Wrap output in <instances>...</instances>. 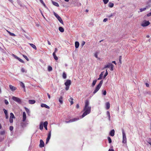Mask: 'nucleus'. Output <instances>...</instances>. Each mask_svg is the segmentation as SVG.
<instances>
[{
    "label": "nucleus",
    "instance_id": "47",
    "mask_svg": "<svg viewBox=\"0 0 151 151\" xmlns=\"http://www.w3.org/2000/svg\"><path fill=\"white\" fill-rule=\"evenodd\" d=\"M13 129V127L12 126H11L9 127V129L10 131H12Z\"/></svg>",
    "mask_w": 151,
    "mask_h": 151
},
{
    "label": "nucleus",
    "instance_id": "61",
    "mask_svg": "<svg viewBox=\"0 0 151 151\" xmlns=\"http://www.w3.org/2000/svg\"><path fill=\"white\" fill-rule=\"evenodd\" d=\"M5 115V116H6V119H8V118H9V116L8 115V114H7L6 115Z\"/></svg>",
    "mask_w": 151,
    "mask_h": 151
},
{
    "label": "nucleus",
    "instance_id": "55",
    "mask_svg": "<svg viewBox=\"0 0 151 151\" xmlns=\"http://www.w3.org/2000/svg\"><path fill=\"white\" fill-rule=\"evenodd\" d=\"M147 17H150L151 16V12L147 14Z\"/></svg>",
    "mask_w": 151,
    "mask_h": 151
},
{
    "label": "nucleus",
    "instance_id": "37",
    "mask_svg": "<svg viewBox=\"0 0 151 151\" xmlns=\"http://www.w3.org/2000/svg\"><path fill=\"white\" fill-rule=\"evenodd\" d=\"M108 139L109 141V143H111V140L110 137H108Z\"/></svg>",
    "mask_w": 151,
    "mask_h": 151
},
{
    "label": "nucleus",
    "instance_id": "54",
    "mask_svg": "<svg viewBox=\"0 0 151 151\" xmlns=\"http://www.w3.org/2000/svg\"><path fill=\"white\" fill-rule=\"evenodd\" d=\"M103 93V94L104 95H106V91H104Z\"/></svg>",
    "mask_w": 151,
    "mask_h": 151
},
{
    "label": "nucleus",
    "instance_id": "14",
    "mask_svg": "<svg viewBox=\"0 0 151 151\" xmlns=\"http://www.w3.org/2000/svg\"><path fill=\"white\" fill-rule=\"evenodd\" d=\"M78 119H77V118H74V119H70L69 121H66V122L67 123H69V122H74V121H76L77 120H78Z\"/></svg>",
    "mask_w": 151,
    "mask_h": 151
},
{
    "label": "nucleus",
    "instance_id": "15",
    "mask_svg": "<svg viewBox=\"0 0 151 151\" xmlns=\"http://www.w3.org/2000/svg\"><path fill=\"white\" fill-rule=\"evenodd\" d=\"M79 45V42L78 41H76L75 42V47L76 48H77L78 47Z\"/></svg>",
    "mask_w": 151,
    "mask_h": 151
},
{
    "label": "nucleus",
    "instance_id": "19",
    "mask_svg": "<svg viewBox=\"0 0 151 151\" xmlns=\"http://www.w3.org/2000/svg\"><path fill=\"white\" fill-rule=\"evenodd\" d=\"M29 45L34 49L35 50H37V47L35 45L31 43H29Z\"/></svg>",
    "mask_w": 151,
    "mask_h": 151
},
{
    "label": "nucleus",
    "instance_id": "63",
    "mask_svg": "<svg viewBox=\"0 0 151 151\" xmlns=\"http://www.w3.org/2000/svg\"><path fill=\"white\" fill-rule=\"evenodd\" d=\"M94 56H95L96 58H98V55H97V54L96 53L94 55Z\"/></svg>",
    "mask_w": 151,
    "mask_h": 151
},
{
    "label": "nucleus",
    "instance_id": "48",
    "mask_svg": "<svg viewBox=\"0 0 151 151\" xmlns=\"http://www.w3.org/2000/svg\"><path fill=\"white\" fill-rule=\"evenodd\" d=\"M69 86H66L65 89L66 91H68L69 89Z\"/></svg>",
    "mask_w": 151,
    "mask_h": 151
},
{
    "label": "nucleus",
    "instance_id": "18",
    "mask_svg": "<svg viewBox=\"0 0 151 151\" xmlns=\"http://www.w3.org/2000/svg\"><path fill=\"white\" fill-rule=\"evenodd\" d=\"M20 85L21 87L24 89V91H25V86L24 83L23 82H20Z\"/></svg>",
    "mask_w": 151,
    "mask_h": 151
},
{
    "label": "nucleus",
    "instance_id": "5",
    "mask_svg": "<svg viewBox=\"0 0 151 151\" xmlns=\"http://www.w3.org/2000/svg\"><path fill=\"white\" fill-rule=\"evenodd\" d=\"M122 134H123V140L122 143H125L127 142V138L125 133L124 131V129L122 130Z\"/></svg>",
    "mask_w": 151,
    "mask_h": 151
},
{
    "label": "nucleus",
    "instance_id": "12",
    "mask_svg": "<svg viewBox=\"0 0 151 151\" xmlns=\"http://www.w3.org/2000/svg\"><path fill=\"white\" fill-rule=\"evenodd\" d=\"M45 144L44 142L42 139H40V147H42L44 146Z\"/></svg>",
    "mask_w": 151,
    "mask_h": 151
},
{
    "label": "nucleus",
    "instance_id": "24",
    "mask_svg": "<svg viewBox=\"0 0 151 151\" xmlns=\"http://www.w3.org/2000/svg\"><path fill=\"white\" fill-rule=\"evenodd\" d=\"M43 123L41 122L40 125V128L41 130H42L43 129Z\"/></svg>",
    "mask_w": 151,
    "mask_h": 151
},
{
    "label": "nucleus",
    "instance_id": "30",
    "mask_svg": "<svg viewBox=\"0 0 151 151\" xmlns=\"http://www.w3.org/2000/svg\"><path fill=\"white\" fill-rule=\"evenodd\" d=\"M54 15L57 19L60 17L58 14L55 12H54Z\"/></svg>",
    "mask_w": 151,
    "mask_h": 151
},
{
    "label": "nucleus",
    "instance_id": "17",
    "mask_svg": "<svg viewBox=\"0 0 151 151\" xmlns=\"http://www.w3.org/2000/svg\"><path fill=\"white\" fill-rule=\"evenodd\" d=\"M114 5V4L111 2H109L108 4V6L111 8L113 7Z\"/></svg>",
    "mask_w": 151,
    "mask_h": 151
},
{
    "label": "nucleus",
    "instance_id": "20",
    "mask_svg": "<svg viewBox=\"0 0 151 151\" xmlns=\"http://www.w3.org/2000/svg\"><path fill=\"white\" fill-rule=\"evenodd\" d=\"M35 103V100H29V104H34Z\"/></svg>",
    "mask_w": 151,
    "mask_h": 151
},
{
    "label": "nucleus",
    "instance_id": "51",
    "mask_svg": "<svg viewBox=\"0 0 151 151\" xmlns=\"http://www.w3.org/2000/svg\"><path fill=\"white\" fill-rule=\"evenodd\" d=\"M85 42L83 41L82 42L81 45H82V46H83L85 45Z\"/></svg>",
    "mask_w": 151,
    "mask_h": 151
},
{
    "label": "nucleus",
    "instance_id": "10",
    "mask_svg": "<svg viewBox=\"0 0 151 151\" xmlns=\"http://www.w3.org/2000/svg\"><path fill=\"white\" fill-rule=\"evenodd\" d=\"M9 87L10 89L12 91H14L17 89V88L11 85H9Z\"/></svg>",
    "mask_w": 151,
    "mask_h": 151
},
{
    "label": "nucleus",
    "instance_id": "32",
    "mask_svg": "<svg viewBox=\"0 0 151 151\" xmlns=\"http://www.w3.org/2000/svg\"><path fill=\"white\" fill-rule=\"evenodd\" d=\"M5 134V131L4 130L2 131H1L0 132V134L1 135H4Z\"/></svg>",
    "mask_w": 151,
    "mask_h": 151
},
{
    "label": "nucleus",
    "instance_id": "50",
    "mask_svg": "<svg viewBox=\"0 0 151 151\" xmlns=\"http://www.w3.org/2000/svg\"><path fill=\"white\" fill-rule=\"evenodd\" d=\"M114 16V14H111L110 15L108 16V17L109 18H110L111 17H112Z\"/></svg>",
    "mask_w": 151,
    "mask_h": 151
},
{
    "label": "nucleus",
    "instance_id": "34",
    "mask_svg": "<svg viewBox=\"0 0 151 151\" xmlns=\"http://www.w3.org/2000/svg\"><path fill=\"white\" fill-rule=\"evenodd\" d=\"M10 118H15L14 116V114L12 113H10Z\"/></svg>",
    "mask_w": 151,
    "mask_h": 151
},
{
    "label": "nucleus",
    "instance_id": "7",
    "mask_svg": "<svg viewBox=\"0 0 151 151\" xmlns=\"http://www.w3.org/2000/svg\"><path fill=\"white\" fill-rule=\"evenodd\" d=\"M150 24L149 21L145 20L141 24V26L143 27H146L148 26Z\"/></svg>",
    "mask_w": 151,
    "mask_h": 151
},
{
    "label": "nucleus",
    "instance_id": "46",
    "mask_svg": "<svg viewBox=\"0 0 151 151\" xmlns=\"http://www.w3.org/2000/svg\"><path fill=\"white\" fill-rule=\"evenodd\" d=\"M9 122L11 123H12L13 122V118H9Z\"/></svg>",
    "mask_w": 151,
    "mask_h": 151
},
{
    "label": "nucleus",
    "instance_id": "22",
    "mask_svg": "<svg viewBox=\"0 0 151 151\" xmlns=\"http://www.w3.org/2000/svg\"><path fill=\"white\" fill-rule=\"evenodd\" d=\"M52 55L54 59L56 60H57L58 59V57L55 54V53H53Z\"/></svg>",
    "mask_w": 151,
    "mask_h": 151
},
{
    "label": "nucleus",
    "instance_id": "52",
    "mask_svg": "<svg viewBox=\"0 0 151 151\" xmlns=\"http://www.w3.org/2000/svg\"><path fill=\"white\" fill-rule=\"evenodd\" d=\"M108 20V19L107 18L104 19L103 20V22H106Z\"/></svg>",
    "mask_w": 151,
    "mask_h": 151
},
{
    "label": "nucleus",
    "instance_id": "44",
    "mask_svg": "<svg viewBox=\"0 0 151 151\" xmlns=\"http://www.w3.org/2000/svg\"><path fill=\"white\" fill-rule=\"evenodd\" d=\"M103 1L105 4H107L109 2V0H103Z\"/></svg>",
    "mask_w": 151,
    "mask_h": 151
},
{
    "label": "nucleus",
    "instance_id": "9",
    "mask_svg": "<svg viewBox=\"0 0 151 151\" xmlns=\"http://www.w3.org/2000/svg\"><path fill=\"white\" fill-rule=\"evenodd\" d=\"M13 56H14V57L15 58H16V59H17L18 60H19V61H20V62H21V63H24V61H23V60H22V59H21V58H19L16 55H14V54H13Z\"/></svg>",
    "mask_w": 151,
    "mask_h": 151
},
{
    "label": "nucleus",
    "instance_id": "25",
    "mask_svg": "<svg viewBox=\"0 0 151 151\" xmlns=\"http://www.w3.org/2000/svg\"><path fill=\"white\" fill-rule=\"evenodd\" d=\"M63 77L64 79H65L66 78V75L65 72L63 73Z\"/></svg>",
    "mask_w": 151,
    "mask_h": 151
},
{
    "label": "nucleus",
    "instance_id": "6",
    "mask_svg": "<svg viewBox=\"0 0 151 151\" xmlns=\"http://www.w3.org/2000/svg\"><path fill=\"white\" fill-rule=\"evenodd\" d=\"M12 99L18 103L20 104L21 103V99L19 98L13 96L12 97Z\"/></svg>",
    "mask_w": 151,
    "mask_h": 151
},
{
    "label": "nucleus",
    "instance_id": "53",
    "mask_svg": "<svg viewBox=\"0 0 151 151\" xmlns=\"http://www.w3.org/2000/svg\"><path fill=\"white\" fill-rule=\"evenodd\" d=\"M89 101L88 100H86L85 101V104H88Z\"/></svg>",
    "mask_w": 151,
    "mask_h": 151
},
{
    "label": "nucleus",
    "instance_id": "3",
    "mask_svg": "<svg viewBox=\"0 0 151 151\" xmlns=\"http://www.w3.org/2000/svg\"><path fill=\"white\" fill-rule=\"evenodd\" d=\"M26 114L25 112H23V119L22 121L23 122H22L21 123V126L23 127H25L26 126V124H24V122L25 121L26 119Z\"/></svg>",
    "mask_w": 151,
    "mask_h": 151
},
{
    "label": "nucleus",
    "instance_id": "31",
    "mask_svg": "<svg viewBox=\"0 0 151 151\" xmlns=\"http://www.w3.org/2000/svg\"><path fill=\"white\" fill-rule=\"evenodd\" d=\"M8 33L11 36H15V35L14 33L10 32L9 31H7Z\"/></svg>",
    "mask_w": 151,
    "mask_h": 151
},
{
    "label": "nucleus",
    "instance_id": "41",
    "mask_svg": "<svg viewBox=\"0 0 151 151\" xmlns=\"http://www.w3.org/2000/svg\"><path fill=\"white\" fill-rule=\"evenodd\" d=\"M146 9V8H141L140 9V12H142L143 11H145Z\"/></svg>",
    "mask_w": 151,
    "mask_h": 151
},
{
    "label": "nucleus",
    "instance_id": "60",
    "mask_svg": "<svg viewBox=\"0 0 151 151\" xmlns=\"http://www.w3.org/2000/svg\"><path fill=\"white\" fill-rule=\"evenodd\" d=\"M45 105H46V104H41V106L42 107H45Z\"/></svg>",
    "mask_w": 151,
    "mask_h": 151
},
{
    "label": "nucleus",
    "instance_id": "1",
    "mask_svg": "<svg viewBox=\"0 0 151 151\" xmlns=\"http://www.w3.org/2000/svg\"><path fill=\"white\" fill-rule=\"evenodd\" d=\"M88 105L89 104H85L83 109L84 112L82 116V117H83L90 112L91 107L89 106Z\"/></svg>",
    "mask_w": 151,
    "mask_h": 151
},
{
    "label": "nucleus",
    "instance_id": "29",
    "mask_svg": "<svg viewBox=\"0 0 151 151\" xmlns=\"http://www.w3.org/2000/svg\"><path fill=\"white\" fill-rule=\"evenodd\" d=\"M73 99L72 98H70L69 99V101L70 102V104H73Z\"/></svg>",
    "mask_w": 151,
    "mask_h": 151
},
{
    "label": "nucleus",
    "instance_id": "13",
    "mask_svg": "<svg viewBox=\"0 0 151 151\" xmlns=\"http://www.w3.org/2000/svg\"><path fill=\"white\" fill-rule=\"evenodd\" d=\"M114 129L111 130L109 133L110 135L112 137L114 136Z\"/></svg>",
    "mask_w": 151,
    "mask_h": 151
},
{
    "label": "nucleus",
    "instance_id": "62",
    "mask_svg": "<svg viewBox=\"0 0 151 151\" xmlns=\"http://www.w3.org/2000/svg\"><path fill=\"white\" fill-rule=\"evenodd\" d=\"M145 85L147 87H149V84L147 83H146Z\"/></svg>",
    "mask_w": 151,
    "mask_h": 151
},
{
    "label": "nucleus",
    "instance_id": "58",
    "mask_svg": "<svg viewBox=\"0 0 151 151\" xmlns=\"http://www.w3.org/2000/svg\"><path fill=\"white\" fill-rule=\"evenodd\" d=\"M47 95L48 96V97L49 99H50V94L49 93H47Z\"/></svg>",
    "mask_w": 151,
    "mask_h": 151
},
{
    "label": "nucleus",
    "instance_id": "8",
    "mask_svg": "<svg viewBox=\"0 0 151 151\" xmlns=\"http://www.w3.org/2000/svg\"><path fill=\"white\" fill-rule=\"evenodd\" d=\"M51 135V132H50L47 135V137L46 139V144H47L50 138Z\"/></svg>",
    "mask_w": 151,
    "mask_h": 151
},
{
    "label": "nucleus",
    "instance_id": "43",
    "mask_svg": "<svg viewBox=\"0 0 151 151\" xmlns=\"http://www.w3.org/2000/svg\"><path fill=\"white\" fill-rule=\"evenodd\" d=\"M23 56L27 61H29V59L27 56L24 55H23Z\"/></svg>",
    "mask_w": 151,
    "mask_h": 151
},
{
    "label": "nucleus",
    "instance_id": "40",
    "mask_svg": "<svg viewBox=\"0 0 151 151\" xmlns=\"http://www.w3.org/2000/svg\"><path fill=\"white\" fill-rule=\"evenodd\" d=\"M104 72H102L101 73V74L99 75V77L101 78H102L103 76V73Z\"/></svg>",
    "mask_w": 151,
    "mask_h": 151
},
{
    "label": "nucleus",
    "instance_id": "64",
    "mask_svg": "<svg viewBox=\"0 0 151 151\" xmlns=\"http://www.w3.org/2000/svg\"><path fill=\"white\" fill-rule=\"evenodd\" d=\"M114 150L113 149H109V151H114Z\"/></svg>",
    "mask_w": 151,
    "mask_h": 151
},
{
    "label": "nucleus",
    "instance_id": "49",
    "mask_svg": "<svg viewBox=\"0 0 151 151\" xmlns=\"http://www.w3.org/2000/svg\"><path fill=\"white\" fill-rule=\"evenodd\" d=\"M21 70L22 73H24L25 72V70L23 68H21Z\"/></svg>",
    "mask_w": 151,
    "mask_h": 151
},
{
    "label": "nucleus",
    "instance_id": "57",
    "mask_svg": "<svg viewBox=\"0 0 151 151\" xmlns=\"http://www.w3.org/2000/svg\"><path fill=\"white\" fill-rule=\"evenodd\" d=\"M25 110H26V111L27 112H28L29 111V109H27V108H25Z\"/></svg>",
    "mask_w": 151,
    "mask_h": 151
},
{
    "label": "nucleus",
    "instance_id": "39",
    "mask_svg": "<svg viewBox=\"0 0 151 151\" xmlns=\"http://www.w3.org/2000/svg\"><path fill=\"white\" fill-rule=\"evenodd\" d=\"M48 124V122L47 121L45 122L44 123V126H47Z\"/></svg>",
    "mask_w": 151,
    "mask_h": 151
},
{
    "label": "nucleus",
    "instance_id": "26",
    "mask_svg": "<svg viewBox=\"0 0 151 151\" xmlns=\"http://www.w3.org/2000/svg\"><path fill=\"white\" fill-rule=\"evenodd\" d=\"M59 101L62 104L63 103V97L62 96H60L59 99Z\"/></svg>",
    "mask_w": 151,
    "mask_h": 151
},
{
    "label": "nucleus",
    "instance_id": "42",
    "mask_svg": "<svg viewBox=\"0 0 151 151\" xmlns=\"http://www.w3.org/2000/svg\"><path fill=\"white\" fill-rule=\"evenodd\" d=\"M119 61L120 63L121 64H122V56H119Z\"/></svg>",
    "mask_w": 151,
    "mask_h": 151
},
{
    "label": "nucleus",
    "instance_id": "59",
    "mask_svg": "<svg viewBox=\"0 0 151 151\" xmlns=\"http://www.w3.org/2000/svg\"><path fill=\"white\" fill-rule=\"evenodd\" d=\"M45 108H47V109H49L50 108L48 106H47L46 104V105H45Z\"/></svg>",
    "mask_w": 151,
    "mask_h": 151
},
{
    "label": "nucleus",
    "instance_id": "56",
    "mask_svg": "<svg viewBox=\"0 0 151 151\" xmlns=\"http://www.w3.org/2000/svg\"><path fill=\"white\" fill-rule=\"evenodd\" d=\"M58 50L56 48H55L54 52L53 53H55H55L57 52Z\"/></svg>",
    "mask_w": 151,
    "mask_h": 151
},
{
    "label": "nucleus",
    "instance_id": "2",
    "mask_svg": "<svg viewBox=\"0 0 151 151\" xmlns=\"http://www.w3.org/2000/svg\"><path fill=\"white\" fill-rule=\"evenodd\" d=\"M103 83V81L102 80L100 81L99 83L96 87L94 91L93 92V94H95L99 90L101 87Z\"/></svg>",
    "mask_w": 151,
    "mask_h": 151
},
{
    "label": "nucleus",
    "instance_id": "45",
    "mask_svg": "<svg viewBox=\"0 0 151 151\" xmlns=\"http://www.w3.org/2000/svg\"><path fill=\"white\" fill-rule=\"evenodd\" d=\"M106 108L108 109H109L110 107V104H106Z\"/></svg>",
    "mask_w": 151,
    "mask_h": 151
},
{
    "label": "nucleus",
    "instance_id": "23",
    "mask_svg": "<svg viewBox=\"0 0 151 151\" xmlns=\"http://www.w3.org/2000/svg\"><path fill=\"white\" fill-rule=\"evenodd\" d=\"M59 30L60 32H63L64 31V28L61 27H60L59 28Z\"/></svg>",
    "mask_w": 151,
    "mask_h": 151
},
{
    "label": "nucleus",
    "instance_id": "28",
    "mask_svg": "<svg viewBox=\"0 0 151 151\" xmlns=\"http://www.w3.org/2000/svg\"><path fill=\"white\" fill-rule=\"evenodd\" d=\"M108 117H109V120H110V113L109 111H107L106 113Z\"/></svg>",
    "mask_w": 151,
    "mask_h": 151
},
{
    "label": "nucleus",
    "instance_id": "11",
    "mask_svg": "<svg viewBox=\"0 0 151 151\" xmlns=\"http://www.w3.org/2000/svg\"><path fill=\"white\" fill-rule=\"evenodd\" d=\"M65 84L66 86H70L71 84V81L70 80H67L65 83Z\"/></svg>",
    "mask_w": 151,
    "mask_h": 151
},
{
    "label": "nucleus",
    "instance_id": "4",
    "mask_svg": "<svg viewBox=\"0 0 151 151\" xmlns=\"http://www.w3.org/2000/svg\"><path fill=\"white\" fill-rule=\"evenodd\" d=\"M114 67V65L112 64L109 63L108 64L106 65L104 69L106 68H110V70L111 71H113V68Z\"/></svg>",
    "mask_w": 151,
    "mask_h": 151
},
{
    "label": "nucleus",
    "instance_id": "38",
    "mask_svg": "<svg viewBox=\"0 0 151 151\" xmlns=\"http://www.w3.org/2000/svg\"><path fill=\"white\" fill-rule=\"evenodd\" d=\"M3 111H4V114H5V115H6L7 114H8L7 111L6 110L4 109H3Z\"/></svg>",
    "mask_w": 151,
    "mask_h": 151
},
{
    "label": "nucleus",
    "instance_id": "27",
    "mask_svg": "<svg viewBox=\"0 0 151 151\" xmlns=\"http://www.w3.org/2000/svg\"><path fill=\"white\" fill-rule=\"evenodd\" d=\"M96 81H97L96 80H94L93 81L92 83V86H94L96 84Z\"/></svg>",
    "mask_w": 151,
    "mask_h": 151
},
{
    "label": "nucleus",
    "instance_id": "21",
    "mask_svg": "<svg viewBox=\"0 0 151 151\" xmlns=\"http://www.w3.org/2000/svg\"><path fill=\"white\" fill-rule=\"evenodd\" d=\"M58 19L61 23L63 24H64L63 21L61 17H59Z\"/></svg>",
    "mask_w": 151,
    "mask_h": 151
},
{
    "label": "nucleus",
    "instance_id": "16",
    "mask_svg": "<svg viewBox=\"0 0 151 151\" xmlns=\"http://www.w3.org/2000/svg\"><path fill=\"white\" fill-rule=\"evenodd\" d=\"M52 3L54 6L57 7L59 6V5L58 3L52 1Z\"/></svg>",
    "mask_w": 151,
    "mask_h": 151
},
{
    "label": "nucleus",
    "instance_id": "35",
    "mask_svg": "<svg viewBox=\"0 0 151 151\" xmlns=\"http://www.w3.org/2000/svg\"><path fill=\"white\" fill-rule=\"evenodd\" d=\"M108 72L107 71V70H106L105 74L104 76V78H105V77H106V76L108 75Z\"/></svg>",
    "mask_w": 151,
    "mask_h": 151
},
{
    "label": "nucleus",
    "instance_id": "36",
    "mask_svg": "<svg viewBox=\"0 0 151 151\" xmlns=\"http://www.w3.org/2000/svg\"><path fill=\"white\" fill-rule=\"evenodd\" d=\"M40 2H41V3H42V4L44 5V6L45 7H46V6L45 4L44 3V2L42 0H40Z\"/></svg>",
    "mask_w": 151,
    "mask_h": 151
},
{
    "label": "nucleus",
    "instance_id": "33",
    "mask_svg": "<svg viewBox=\"0 0 151 151\" xmlns=\"http://www.w3.org/2000/svg\"><path fill=\"white\" fill-rule=\"evenodd\" d=\"M52 70V68L51 66H49L48 68V70L50 71Z\"/></svg>",
    "mask_w": 151,
    "mask_h": 151
}]
</instances>
